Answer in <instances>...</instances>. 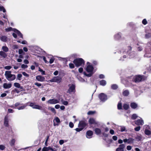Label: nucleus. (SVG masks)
Returning <instances> with one entry per match:
<instances>
[{
  "label": "nucleus",
  "mask_w": 151,
  "mask_h": 151,
  "mask_svg": "<svg viewBox=\"0 0 151 151\" xmlns=\"http://www.w3.org/2000/svg\"><path fill=\"white\" fill-rule=\"evenodd\" d=\"M85 69L88 73L87 74L84 72V74L86 76L88 77L91 76L96 71V69L94 68L91 63L88 62L86 63Z\"/></svg>",
  "instance_id": "nucleus-1"
},
{
  "label": "nucleus",
  "mask_w": 151,
  "mask_h": 151,
  "mask_svg": "<svg viewBox=\"0 0 151 151\" xmlns=\"http://www.w3.org/2000/svg\"><path fill=\"white\" fill-rule=\"evenodd\" d=\"M4 75L6 78L9 81H13L16 78L15 76L12 74L11 71H6Z\"/></svg>",
  "instance_id": "nucleus-2"
},
{
  "label": "nucleus",
  "mask_w": 151,
  "mask_h": 151,
  "mask_svg": "<svg viewBox=\"0 0 151 151\" xmlns=\"http://www.w3.org/2000/svg\"><path fill=\"white\" fill-rule=\"evenodd\" d=\"M73 62L75 65L77 67L80 66H83L85 63L84 60L81 58L75 59L73 61Z\"/></svg>",
  "instance_id": "nucleus-3"
},
{
  "label": "nucleus",
  "mask_w": 151,
  "mask_h": 151,
  "mask_svg": "<svg viewBox=\"0 0 151 151\" xmlns=\"http://www.w3.org/2000/svg\"><path fill=\"white\" fill-rule=\"evenodd\" d=\"M145 79V77L144 76L140 75L132 77L130 79L131 81H134L136 83L140 82L144 80Z\"/></svg>",
  "instance_id": "nucleus-4"
},
{
  "label": "nucleus",
  "mask_w": 151,
  "mask_h": 151,
  "mask_svg": "<svg viewBox=\"0 0 151 151\" xmlns=\"http://www.w3.org/2000/svg\"><path fill=\"white\" fill-rule=\"evenodd\" d=\"M128 49L129 50V51H123V53L124 54L126 53L128 54L129 56V58H133L135 57L137 55V54L135 53V52L134 51H132L131 52H130V50L132 49L131 47L130 46H129L128 47Z\"/></svg>",
  "instance_id": "nucleus-5"
},
{
  "label": "nucleus",
  "mask_w": 151,
  "mask_h": 151,
  "mask_svg": "<svg viewBox=\"0 0 151 151\" xmlns=\"http://www.w3.org/2000/svg\"><path fill=\"white\" fill-rule=\"evenodd\" d=\"M13 31L14 32L12 33V35L14 38H17V35L20 37L23 38V35L20 31L16 29H14Z\"/></svg>",
  "instance_id": "nucleus-6"
},
{
  "label": "nucleus",
  "mask_w": 151,
  "mask_h": 151,
  "mask_svg": "<svg viewBox=\"0 0 151 151\" xmlns=\"http://www.w3.org/2000/svg\"><path fill=\"white\" fill-rule=\"evenodd\" d=\"M99 97L100 100L103 102H104L107 99V95L103 93L100 94L99 95Z\"/></svg>",
  "instance_id": "nucleus-7"
},
{
  "label": "nucleus",
  "mask_w": 151,
  "mask_h": 151,
  "mask_svg": "<svg viewBox=\"0 0 151 151\" xmlns=\"http://www.w3.org/2000/svg\"><path fill=\"white\" fill-rule=\"evenodd\" d=\"M61 79V78L60 77L57 76L54 77L52 79L48 80V82H57L58 83L60 82Z\"/></svg>",
  "instance_id": "nucleus-8"
},
{
  "label": "nucleus",
  "mask_w": 151,
  "mask_h": 151,
  "mask_svg": "<svg viewBox=\"0 0 151 151\" xmlns=\"http://www.w3.org/2000/svg\"><path fill=\"white\" fill-rule=\"evenodd\" d=\"M139 119H137V120L135 121V123L138 126H142L144 124V121L142 118L140 117H139Z\"/></svg>",
  "instance_id": "nucleus-9"
},
{
  "label": "nucleus",
  "mask_w": 151,
  "mask_h": 151,
  "mask_svg": "<svg viewBox=\"0 0 151 151\" xmlns=\"http://www.w3.org/2000/svg\"><path fill=\"white\" fill-rule=\"evenodd\" d=\"M60 102L59 99H52L49 100L47 101V103L50 104H55L57 103H59Z\"/></svg>",
  "instance_id": "nucleus-10"
},
{
  "label": "nucleus",
  "mask_w": 151,
  "mask_h": 151,
  "mask_svg": "<svg viewBox=\"0 0 151 151\" xmlns=\"http://www.w3.org/2000/svg\"><path fill=\"white\" fill-rule=\"evenodd\" d=\"M145 37V39H149L151 38V29L146 30Z\"/></svg>",
  "instance_id": "nucleus-11"
},
{
  "label": "nucleus",
  "mask_w": 151,
  "mask_h": 151,
  "mask_svg": "<svg viewBox=\"0 0 151 151\" xmlns=\"http://www.w3.org/2000/svg\"><path fill=\"white\" fill-rule=\"evenodd\" d=\"M29 106L32 107L33 109L42 110V107L39 105L35 104L34 103H31Z\"/></svg>",
  "instance_id": "nucleus-12"
},
{
  "label": "nucleus",
  "mask_w": 151,
  "mask_h": 151,
  "mask_svg": "<svg viewBox=\"0 0 151 151\" xmlns=\"http://www.w3.org/2000/svg\"><path fill=\"white\" fill-rule=\"evenodd\" d=\"M69 89L68 90V93H70L71 92H75V86L73 84L71 85H69Z\"/></svg>",
  "instance_id": "nucleus-13"
},
{
  "label": "nucleus",
  "mask_w": 151,
  "mask_h": 151,
  "mask_svg": "<svg viewBox=\"0 0 151 151\" xmlns=\"http://www.w3.org/2000/svg\"><path fill=\"white\" fill-rule=\"evenodd\" d=\"M53 122V125L54 126H58L60 122V119L58 117H55Z\"/></svg>",
  "instance_id": "nucleus-14"
},
{
  "label": "nucleus",
  "mask_w": 151,
  "mask_h": 151,
  "mask_svg": "<svg viewBox=\"0 0 151 151\" xmlns=\"http://www.w3.org/2000/svg\"><path fill=\"white\" fill-rule=\"evenodd\" d=\"M9 118L8 115H6L4 119V125L6 127L9 126Z\"/></svg>",
  "instance_id": "nucleus-15"
},
{
  "label": "nucleus",
  "mask_w": 151,
  "mask_h": 151,
  "mask_svg": "<svg viewBox=\"0 0 151 151\" xmlns=\"http://www.w3.org/2000/svg\"><path fill=\"white\" fill-rule=\"evenodd\" d=\"M86 124L84 121H81L79 122L78 124V127H81L83 129L86 127Z\"/></svg>",
  "instance_id": "nucleus-16"
},
{
  "label": "nucleus",
  "mask_w": 151,
  "mask_h": 151,
  "mask_svg": "<svg viewBox=\"0 0 151 151\" xmlns=\"http://www.w3.org/2000/svg\"><path fill=\"white\" fill-rule=\"evenodd\" d=\"M50 150L52 151H56L57 150L55 148H52L50 147H45L42 149V151H48Z\"/></svg>",
  "instance_id": "nucleus-17"
},
{
  "label": "nucleus",
  "mask_w": 151,
  "mask_h": 151,
  "mask_svg": "<svg viewBox=\"0 0 151 151\" xmlns=\"http://www.w3.org/2000/svg\"><path fill=\"white\" fill-rule=\"evenodd\" d=\"M125 145L124 144L120 145L119 147L116 150V151H124Z\"/></svg>",
  "instance_id": "nucleus-18"
},
{
  "label": "nucleus",
  "mask_w": 151,
  "mask_h": 151,
  "mask_svg": "<svg viewBox=\"0 0 151 151\" xmlns=\"http://www.w3.org/2000/svg\"><path fill=\"white\" fill-rule=\"evenodd\" d=\"M93 134L92 131L89 130L86 133V137L87 138L90 139L92 137Z\"/></svg>",
  "instance_id": "nucleus-19"
},
{
  "label": "nucleus",
  "mask_w": 151,
  "mask_h": 151,
  "mask_svg": "<svg viewBox=\"0 0 151 151\" xmlns=\"http://www.w3.org/2000/svg\"><path fill=\"white\" fill-rule=\"evenodd\" d=\"M36 79L38 81L43 82L45 81V78L41 76H38L36 77Z\"/></svg>",
  "instance_id": "nucleus-20"
},
{
  "label": "nucleus",
  "mask_w": 151,
  "mask_h": 151,
  "mask_svg": "<svg viewBox=\"0 0 151 151\" xmlns=\"http://www.w3.org/2000/svg\"><path fill=\"white\" fill-rule=\"evenodd\" d=\"M12 86L11 83H5L3 84V88L5 89H9Z\"/></svg>",
  "instance_id": "nucleus-21"
},
{
  "label": "nucleus",
  "mask_w": 151,
  "mask_h": 151,
  "mask_svg": "<svg viewBox=\"0 0 151 151\" xmlns=\"http://www.w3.org/2000/svg\"><path fill=\"white\" fill-rule=\"evenodd\" d=\"M7 37L5 35H2L0 36V40L2 42H6L8 40Z\"/></svg>",
  "instance_id": "nucleus-22"
},
{
  "label": "nucleus",
  "mask_w": 151,
  "mask_h": 151,
  "mask_svg": "<svg viewBox=\"0 0 151 151\" xmlns=\"http://www.w3.org/2000/svg\"><path fill=\"white\" fill-rule=\"evenodd\" d=\"M89 122L90 124H98V122L96 121L95 119L93 118H91L89 120Z\"/></svg>",
  "instance_id": "nucleus-23"
},
{
  "label": "nucleus",
  "mask_w": 151,
  "mask_h": 151,
  "mask_svg": "<svg viewBox=\"0 0 151 151\" xmlns=\"http://www.w3.org/2000/svg\"><path fill=\"white\" fill-rule=\"evenodd\" d=\"M121 37V34L120 32H118L115 34L114 36V39L116 40L119 39Z\"/></svg>",
  "instance_id": "nucleus-24"
},
{
  "label": "nucleus",
  "mask_w": 151,
  "mask_h": 151,
  "mask_svg": "<svg viewBox=\"0 0 151 151\" xmlns=\"http://www.w3.org/2000/svg\"><path fill=\"white\" fill-rule=\"evenodd\" d=\"M146 53L145 55V57L147 58L151 57V50L150 49V50H146Z\"/></svg>",
  "instance_id": "nucleus-25"
},
{
  "label": "nucleus",
  "mask_w": 151,
  "mask_h": 151,
  "mask_svg": "<svg viewBox=\"0 0 151 151\" xmlns=\"http://www.w3.org/2000/svg\"><path fill=\"white\" fill-rule=\"evenodd\" d=\"M14 86L18 88H20L21 89V91L23 90V88L22 86H21L19 83H14Z\"/></svg>",
  "instance_id": "nucleus-26"
},
{
  "label": "nucleus",
  "mask_w": 151,
  "mask_h": 151,
  "mask_svg": "<svg viewBox=\"0 0 151 151\" xmlns=\"http://www.w3.org/2000/svg\"><path fill=\"white\" fill-rule=\"evenodd\" d=\"M0 55L4 58H5L7 56V55L5 52L2 51H0Z\"/></svg>",
  "instance_id": "nucleus-27"
},
{
  "label": "nucleus",
  "mask_w": 151,
  "mask_h": 151,
  "mask_svg": "<svg viewBox=\"0 0 151 151\" xmlns=\"http://www.w3.org/2000/svg\"><path fill=\"white\" fill-rule=\"evenodd\" d=\"M94 131L96 134L97 135L101 134V129L98 128H96L94 129Z\"/></svg>",
  "instance_id": "nucleus-28"
},
{
  "label": "nucleus",
  "mask_w": 151,
  "mask_h": 151,
  "mask_svg": "<svg viewBox=\"0 0 151 151\" xmlns=\"http://www.w3.org/2000/svg\"><path fill=\"white\" fill-rule=\"evenodd\" d=\"M1 49L2 50V51L5 52H8L9 51L8 48L6 46H3L2 47Z\"/></svg>",
  "instance_id": "nucleus-29"
},
{
  "label": "nucleus",
  "mask_w": 151,
  "mask_h": 151,
  "mask_svg": "<svg viewBox=\"0 0 151 151\" xmlns=\"http://www.w3.org/2000/svg\"><path fill=\"white\" fill-rule=\"evenodd\" d=\"M145 134L148 136L151 135V131L148 129H145L144 131Z\"/></svg>",
  "instance_id": "nucleus-30"
},
{
  "label": "nucleus",
  "mask_w": 151,
  "mask_h": 151,
  "mask_svg": "<svg viewBox=\"0 0 151 151\" xmlns=\"http://www.w3.org/2000/svg\"><path fill=\"white\" fill-rule=\"evenodd\" d=\"M130 106L131 108L135 109L137 107V104L135 103H132L131 104Z\"/></svg>",
  "instance_id": "nucleus-31"
},
{
  "label": "nucleus",
  "mask_w": 151,
  "mask_h": 151,
  "mask_svg": "<svg viewBox=\"0 0 151 151\" xmlns=\"http://www.w3.org/2000/svg\"><path fill=\"white\" fill-rule=\"evenodd\" d=\"M22 106L19 107L17 108V109L19 110H22L24 109L27 106V104H22Z\"/></svg>",
  "instance_id": "nucleus-32"
},
{
  "label": "nucleus",
  "mask_w": 151,
  "mask_h": 151,
  "mask_svg": "<svg viewBox=\"0 0 151 151\" xmlns=\"http://www.w3.org/2000/svg\"><path fill=\"white\" fill-rule=\"evenodd\" d=\"M100 84L102 86H105L106 84V81L104 80H102L99 82Z\"/></svg>",
  "instance_id": "nucleus-33"
},
{
  "label": "nucleus",
  "mask_w": 151,
  "mask_h": 151,
  "mask_svg": "<svg viewBox=\"0 0 151 151\" xmlns=\"http://www.w3.org/2000/svg\"><path fill=\"white\" fill-rule=\"evenodd\" d=\"M134 139L132 138L128 139V143L131 144L133 143L134 141Z\"/></svg>",
  "instance_id": "nucleus-34"
},
{
  "label": "nucleus",
  "mask_w": 151,
  "mask_h": 151,
  "mask_svg": "<svg viewBox=\"0 0 151 151\" xmlns=\"http://www.w3.org/2000/svg\"><path fill=\"white\" fill-rule=\"evenodd\" d=\"M15 142V139H12L9 142L10 145L12 146L14 145Z\"/></svg>",
  "instance_id": "nucleus-35"
},
{
  "label": "nucleus",
  "mask_w": 151,
  "mask_h": 151,
  "mask_svg": "<svg viewBox=\"0 0 151 151\" xmlns=\"http://www.w3.org/2000/svg\"><path fill=\"white\" fill-rule=\"evenodd\" d=\"M129 91L127 90H125L123 92V95L125 96H127L129 95Z\"/></svg>",
  "instance_id": "nucleus-36"
},
{
  "label": "nucleus",
  "mask_w": 151,
  "mask_h": 151,
  "mask_svg": "<svg viewBox=\"0 0 151 151\" xmlns=\"http://www.w3.org/2000/svg\"><path fill=\"white\" fill-rule=\"evenodd\" d=\"M138 117H139L136 114H133L131 116V119L133 120H134L136 119Z\"/></svg>",
  "instance_id": "nucleus-37"
},
{
  "label": "nucleus",
  "mask_w": 151,
  "mask_h": 151,
  "mask_svg": "<svg viewBox=\"0 0 151 151\" xmlns=\"http://www.w3.org/2000/svg\"><path fill=\"white\" fill-rule=\"evenodd\" d=\"M48 109L50 110L54 114H56V111L54 108L50 107L48 108Z\"/></svg>",
  "instance_id": "nucleus-38"
},
{
  "label": "nucleus",
  "mask_w": 151,
  "mask_h": 151,
  "mask_svg": "<svg viewBox=\"0 0 151 151\" xmlns=\"http://www.w3.org/2000/svg\"><path fill=\"white\" fill-rule=\"evenodd\" d=\"M120 129L121 132H126L127 131V130H126V128L125 126H121L120 127Z\"/></svg>",
  "instance_id": "nucleus-39"
},
{
  "label": "nucleus",
  "mask_w": 151,
  "mask_h": 151,
  "mask_svg": "<svg viewBox=\"0 0 151 151\" xmlns=\"http://www.w3.org/2000/svg\"><path fill=\"white\" fill-rule=\"evenodd\" d=\"M123 107L124 109L127 110L129 107V104H124L123 105Z\"/></svg>",
  "instance_id": "nucleus-40"
},
{
  "label": "nucleus",
  "mask_w": 151,
  "mask_h": 151,
  "mask_svg": "<svg viewBox=\"0 0 151 151\" xmlns=\"http://www.w3.org/2000/svg\"><path fill=\"white\" fill-rule=\"evenodd\" d=\"M135 139L137 141H140L142 139V137L140 135H138L136 137Z\"/></svg>",
  "instance_id": "nucleus-41"
},
{
  "label": "nucleus",
  "mask_w": 151,
  "mask_h": 151,
  "mask_svg": "<svg viewBox=\"0 0 151 151\" xmlns=\"http://www.w3.org/2000/svg\"><path fill=\"white\" fill-rule=\"evenodd\" d=\"M111 88L113 89H116L118 88V86L116 84H113L111 85Z\"/></svg>",
  "instance_id": "nucleus-42"
},
{
  "label": "nucleus",
  "mask_w": 151,
  "mask_h": 151,
  "mask_svg": "<svg viewBox=\"0 0 151 151\" xmlns=\"http://www.w3.org/2000/svg\"><path fill=\"white\" fill-rule=\"evenodd\" d=\"M96 111H89L87 113V114L88 115H93L95 114Z\"/></svg>",
  "instance_id": "nucleus-43"
},
{
  "label": "nucleus",
  "mask_w": 151,
  "mask_h": 151,
  "mask_svg": "<svg viewBox=\"0 0 151 151\" xmlns=\"http://www.w3.org/2000/svg\"><path fill=\"white\" fill-rule=\"evenodd\" d=\"M2 11L3 12H5L6 10L3 6H0V11Z\"/></svg>",
  "instance_id": "nucleus-44"
},
{
  "label": "nucleus",
  "mask_w": 151,
  "mask_h": 151,
  "mask_svg": "<svg viewBox=\"0 0 151 151\" xmlns=\"http://www.w3.org/2000/svg\"><path fill=\"white\" fill-rule=\"evenodd\" d=\"M12 48L13 49H16L18 48V46L17 45H13L12 46Z\"/></svg>",
  "instance_id": "nucleus-45"
},
{
  "label": "nucleus",
  "mask_w": 151,
  "mask_h": 151,
  "mask_svg": "<svg viewBox=\"0 0 151 151\" xmlns=\"http://www.w3.org/2000/svg\"><path fill=\"white\" fill-rule=\"evenodd\" d=\"M12 29L11 27H10L9 28L6 29H5V30L6 31L8 32L12 30L13 31V29Z\"/></svg>",
  "instance_id": "nucleus-46"
},
{
  "label": "nucleus",
  "mask_w": 151,
  "mask_h": 151,
  "mask_svg": "<svg viewBox=\"0 0 151 151\" xmlns=\"http://www.w3.org/2000/svg\"><path fill=\"white\" fill-rule=\"evenodd\" d=\"M6 148V147L4 145H0V149L1 150H4Z\"/></svg>",
  "instance_id": "nucleus-47"
},
{
  "label": "nucleus",
  "mask_w": 151,
  "mask_h": 151,
  "mask_svg": "<svg viewBox=\"0 0 151 151\" xmlns=\"http://www.w3.org/2000/svg\"><path fill=\"white\" fill-rule=\"evenodd\" d=\"M22 77V75L21 74H18L17 76V78L19 80H21V78Z\"/></svg>",
  "instance_id": "nucleus-48"
},
{
  "label": "nucleus",
  "mask_w": 151,
  "mask_h": 151,
  "mask_svg": "<svg viewBox=\"0 0 151 151\" xmlns=\"http://www.w3.org/2000/svg\"><path fill=\"white\" fill-rule=\"evenodd\" d=\"M69 67L71 69L73 68H74L75 66L73 64L70 63L69 64Z\"/></svg>",
  "instance_id": "nucleus-49"
},
{
  "label": "nucleus",
  "mask_w": 151,
  "mask_h": 151,
  "mask_svg": "<svg viewBox=\"0 0 151 151\" xmlns=\"http://www.w3.org/2000/svg\"><path fill=\"white\" fill-rule=\"evenodd\" d=\"M118 109H121L122 108V105L121 103H119L117 105Z\"/></svg>",
  "instance_id": "nucleus-50"
},
{
  "label": "nucleus",
  "mask_w": 151,
  "mask_h": 151,
  "mask_svg": "<svg viewBox=\"0 0 151 151\" xmlns=\"http://www.w3.org/2000/svg\"><path fill=\"white\" fill-rule=\"evenodd\" d=\"M141 127L139 126L135 128L134 129V130L136 131H139L140 130V129Z\"/></svg>",
  "instance_id": "nucleus-51"
},
{
  "label": "nucleus",
  "mask_w": 151,
  "mask_h": 151,
  "mask_svg": "<svg viewBox=\"0 0 151 151\" xmlns=\"http://www.w3.org/2000/svg\"><path fill=\"white\" fill-rule=\"evenodd\" d=\"M12 68V67L10 66H7L4 67V68L5 69L9 70Z\"/></svg>",
  "instance_id": "nucleus-52"
},
{
  "label": "nucleus",
  "mask_w": 151,
  "mask_h": 151,
  "mask_svg": "<svg viewBox=\"0 0 151 151\" xmlns=\"http://www.w3.org/2000/svg\"><path fill=\"white\" fill-rule=\"evenodd\" d=\"M142 23L144 25H146L147 24V22L146 19H145L142 20Z\"/></svg>",
  "instance_id": "nucleus-53"
},
{
  "label": "nucleus",
  "mask_w": 151,
  "mask_h": 151,
  "mask_svg": "<svg viewBox=\"0 0 151 151\" xmlns=\"http://www.w3.org/2000/svg\"><path fill=\"white\" fill-rule=\"evenodd\" d=\"M143 49V47L142 46L140 45L137 47V50L138 51H141Z\"/></svg>",
  "instance_id": "nucleus-54"
},
{
  "label": "nucleus",
  "mask_w": 151,
  "mask_h": 151,
  "mask_svg": "<svg viewBox=\"0 0 151 151\" xmlns=\"http://www.w3.org/2000/svg\"><path fill=\"white\" fill-rule=\"evenodd\" d=\"M77 56V55L76 54H73L70 55V58H75Z\"/></svg>",
  "instance_id": "nucleus-55"
},
{
  "label": "nucleus",
  "mask_w": 151,
  "mask_h": 151,
  "mask_svg": "<svg viewBox=\"0 0 151 151\" xmlns=\"http://www.w3.org/2000/svg\"><path fill=\"white\" fill-rule=\"evenodd\" d=\"M21 67L22 68L25 69L27 68L28 67V66L27 65L23 64L21 65Z\"/></svg>",
  "instance_id": "nucleus-56"
},
{
  "label": "nucleus",
  "mask_w": 151,
  "mask_h": 151,
  "mask_svg": "<svg viewBox=\"0 0 151 151\" xmlns=\"http://www.w3.org/2000/svg\"><path fill=\"white\" fill-rule=\"evenodd\" d=\"M35 85L37 86L38 87H40L42 86L41 83H38L37 82H36L35 83Z\"/></svg>",
  "instance_id": "nucleus-57"
},
{
  "label": "nucleus",
  "mask_w": 151,
  "mask_h": 151,
  "mask_svg": "<svg viewBox=\"0 0 151 151\" xmlns=\"http://www.w3.org/2000/svg\"><path fill=\"white\" fill-rule=\"evenodd\" d=\"M22 74L24 76L27 77H29V75L27 74V73L26 72H22Z\"/></svg>",
  "instance_id": "nucleus-58"
},
{
  "label": "nucleus",
  "mask_w": 151,
  "mask_h": 151,
  "mask_svg": "<svg viewBox=\"0 0 151 151\" xmlns=\"http://www.w3.org/2000/svg\"><path fill=\"white\" fill-rule=\"evenodd\" d=\"M21 91L18 90V89H16V88H15L14 89V90H13L12 92H15L17 93H19Z\"/></svg>",
  "instance_id": "nucleus-59"
},
{
  "label": "nucleus",
  "mask_w": 151,
  "mask_h": 151,
  "mask_svg": "<svg viewBox=\"0 0 151 151\" xmlns=\"http://www.w3.org/2000/svg\"><path fill=\"white\" fill-rule=\"evenodd\" d=\"M62 104L64 105H67L68 104V102L67 101H63L62 102Z\"/></svg>",
  "instance_id": "nucleus-60"
},
{
  "label": "nucleus",
  "mask_w": 151,
  "mask_h": 151,
  "mask_svg": "<svg viewBox=\"0 0 151 151\" xmlns=\"http://www.w3.org/2000/svg\"><path fill=\"white\" fill-rule=\"evenodd\" d=\"M69 126L71 128H73L74 126L72 122H70L69 123Z\"/></svg>",
  "instance_id": "nucleus-61"
},
{
  "label": "nucleus",
  "mask_w": 151,
  "mask_h": 151,
  "mask_svg": "<svg viewBox=\"0 0 151 151\" xmlns=\"http://www.w3.org/2000/svg\"><path fill=\"white\" fill-rule=\"evenodd\" d=\"M83 129L81 127H79L78 128H77L75 129V130L78 132H79L81 131Z\"/></svg>",
  "instance_id": "nucleus-62"
},
{
  "label": "nucleus",
  "mask_w": 151,
  "mask_h": 151,
  "mask_svg": "<svg viewBox=\"0 0 151 151\" xmlns=\"http://www.w3.org/2000/svg\"><path fill=\"white\" fill-rule=\"evenodd\" d=\"M132 147L130 145H128L127 147V149L128 150H131Z\"/></svg>",
  "instance_id": "nucleus-63"
},
{
  "label": "nucleus",
  "mask_w": 151,
  "mask_h": 151,
  "mask_svg": "<svg viewBox=\"0 0 151 151\" xmlns=\"http://www.w3.org/2000/svg\"><path fill=\"white\" fill-rule=\"evenodd\" d=\"M24 52L23 50L22 49H20L19 50V53L21 55Z\"/></svg>",
  "instance_id": "nucleus-64"
}]
</instances>
